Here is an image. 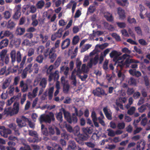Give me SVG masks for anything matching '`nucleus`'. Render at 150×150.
<instances>
[{
    "label": "nucleus",
    "instance_id": "f257e3e1",
    "mask_svg": "<svg viewBox=\"0 0 150 150\" xmlns=\"http://www.w3.org/2000/svg\"><path fill=\"white\" fill-rule=\"evenodd\" d=\"M10 56L12 64H13L16 61L18 63H20V68L23 67L26 59V56H24L22 58V54L21 51L18 50L16 52L15 50H13L11 51Z\"/></svg>",
    "mask_w": 150,
    "mask_h": 150
},
{
    "label": "nucleus",
    "instance_id": "f03ea898",
    "mask_svg": "<svg viewBox=\"0 0 150 150\" xmlns=\"http://www.w3.org/2000/svg\"><path fill=\"white\" fill-rule=\"evenodd\" d=\"M28 122L29 125L30 127L33 128H34V124L30 121L28 118L23 116L19 117L16 120V122L18 124V126L21 128L26 126V122Z\"/></svg>",
    "mask_w": 150,
    "mask_h": 150
},
{
    "label": "nucleus",
    "instance_id": "7ed1b4c3",
    "mask_svg": "<svg viewBox=\"0 0 150 150\" xmlns=\"http://www.w3.org/2000/svg\"><path fill=\"white\" fill-rule=\"evenodd\" d=\"M54 114L52 112H50L48 114H42L39 118V120L41 123L44 122L50 124L52 121H54Z\"/></svg>",
    "mask_w": 150,
    "mask_h": 150
},
{
    "label": "nucleus",
    "instance_id": "20e7f679",
    "mask_svg": "<svg viewBox=\"0 0 150 150\" xmlns=\"http://www.w3.org/2000/svg\"><path fill=\"white\" fill-rule=\"evenodd\" d=\"M32 81L29 79H27L25 82L23 80H21L19 83V87L21 88V90L23 93H25L28 91L29 88H32Z\"/></svg>",
    "mask_w": 150,
    "mask_h": 150
},
{
    "label": "nucleus",
    "instance_id": "39448f33",
    "mask_svg": "<svg viewBox=\"0 0 150 150\" xmlns=\"http://www.w3.org/2000/svg\"><path fill=\"white\" fill-rule=\"evenodd\" d=\"M54 69L53 66L52 65H51L47 71V74H50L48 78V81L49 82L51 81L53 79L54 81H57L59 78V71H56L54 73H53Z\"/></svg>",
    "mask_w": 150,
    "mask_h": 150
},
{
    "label": "nucleus",
    "instance_id": "423d86ee",
    "mask_svg": "<svg viewBox=\"0 0 150 150\" xmlns=\"http://www.w3.org/2000/svg\"><path fill=\"white\" fill-rule=\"evenodd\" d=\"M56 50L54 47H52L50 50L47 48L44 51V54L45 56L48 55V58L50 59L51 62L52 63L56 59L57 55L56 53Z\"/></svg>",
    "mask_w": 150,
    "mask_h": 150
},
{
    "label": "nucleus",
    "instance_id": "0eeeda50",
    "mask_svg": "<svg viewBox=\"0 0 150 150\" xmlns=\"http://www.w3.org/2000/svg\"><path fill=\"white\" fill-rule=\"evenodd\" d=\"M125 66V64L121 61L120 62L118 63L117 64V68L116 73L118 77L122 81H123L125 78V76L124 73L122 72V68Z\"/></svg>",
    "mask_w": 150,
    "mask_h": 150
},
{
    "label": "nucleus",
    "instance_id": "6e6552de",
    "mask_svg": "<svg viewBox=\"0 0 150 150\" xmlns=\"http://www.w3.org/2000/svg\"><path fill=\"white\" fill-rule=\"evenodd\" d=\"M139 63V62L138 60H135L134 59H127L125 63H124L125 64V66H126V67H127L129 66V64L131 63H132L131 66L130 67L133 68H137L138 65L137 64V63Z\"/></svg>",
    "mask_w": 150,
    "mask_h": 150
},
{
    "label": "nucleus",
    "instance_id": "1a4fd4ad",
    "mask_svg": "<svg viewBox=\"0 0 150 150\" xmlns=\"http://www.w3.org/2000/svg\"><path fill=\"white\" fill-rule=\"evenodd\" d=\"M83 135H82V138L83 140H86L88 139L90 136L89 135L92 133L93 129L92 127L84 128H83Z\"/></svg>",
    "mask_w": 150,
    "mask_h": 150
},
{
    "label": "nucleus",
    "instance_id": "9d476101",
    "mask_svg": "<svg viewBox=\"0 0 150 150\" xmlns=\"http://www.w3.org/2000/svg\"><path fill=\"white\" fill-rule=\"evenodd\" d=\"M47 83V79L43 78L40 80L39 85L40 87V90L39 92V95L41 94L45 88Z\"/></svg>",
    "mask_w": 150,
    "mask_h": 150
},
{
    "label": "nucleus",
    "instance_id": "9b49d317",
    "mask_svg": "<svg viewBox=\"0 0 150 150\" xmlns=\"http://www.w3.org/2000/svg\"><path fill=\"white\" fill-rule=\"evenodd\" d=\"M10 35L13 36L12 33L8 30L0 31V40H2L4 38L8 37Z\"/></svg>",
    "mask_w": 150,
    "mask_h": 150
},
{
    "label": "nucleus",
    "instance_id": "f8f14e48",
    "mask_svg": "<svg viewBox=\"0 0 150 150\" xmlns=\"http://www.w3.org/2000/svg\"><path fill=\"white\" fill-rule=\"evenodd\" d=\"M76 72L75 69L71 73V75L70 78L71 80V84L73 85L74 86H76L77 85V81L76 79V76L75 74Z\"/></svg>",
    "mask_w": 150,
    "mask_h": 150
},
{
    "label": "nucleus",
    "instance_id": "ddd939ff",
    "mask_svg": "<svg viewBox=\"0 0 150 150\" xmlns=\"http://www.w3.org/2000/svg\"><path fill=\"white\" fill-rule=\"evenodd\" d=\"M121 54V53L119 52L113 50L110 54V57L113 58L114 59L117 61L118 60L119 57Z\"/></svg>",
    "mask_w": 150,
    "mask_h": 150
},
{
    "label": "nucleus",
    "instance_id": "4468645a",
    "mask_svg": "<svg viewBox=\"0 0 150 150\" xmlns=\"http://www.w3.org/2000/svg\"><path fill=\"white\" fill-rule=\"evenodd\" d=\"M70 40L67 38L63 40L61 43V48L62 50L67 48L70 45Z\"/></svg>",
    "mask_w": 150,
    "mask_h": 150
},
{
    "label": "nucleus",
    "instance_id": "2eb2a0df",
    "mask_svg": "<svg viewBox=\"0 0 150 150\" xmlns=\"http://www.w3.org/2000/svg\"><path fill=\"white\" fill-rule=\"evenodd\" d=\"M93 93L94 95L100 97L102 95H104V91L103 89L98 87L96 89L93 90Z\"/></svg>",
    "mask_w": 150,
    "mask_h": 150
},
{
    "label": "nucleus",
    "instance_id": "dca6fc26",
    "mask_svg": "<svg viewBox=\"0 0 150 150\" xmlns=\"http://www.w3.org/2000/svg\"><path fill=\"white\" fill-rule=\"evenodd\" d=\"M11 133V131L9 129H6L5 127L3 130L0 131L1 135L5 138H7L8 137V134Z\"/></svg>",
    "mask_w": 150,
    "mask_h": 150
},
{
    "label": "nucleus",
    "instance_id": "f3484780",
    "mask_svg": "<svg viewBox=\"0 0 150 150\" xmlns=\"http://www.w3.org/2000/svg\"><path fill=\"white\" fill-rule=\"evenodd\" d=\"M117 13L120 19H123L125 18V11L121 7H119L117 8Z\"/></svg>",
    "mask_w": 150,
    "mask_h": 150
},
{
    "label": "nucleus",
    "instance_id": "a211bd4d",
    "mask_svg": "<svg viewBox=\"0 0 150 150\" xmlns=\"http://www.w3.org/2000/svg\"><path fill=\"white\" fill-rule=\"evenodd\" d=\"M9 40L7 38L2 40L0 42V49H2L7 47L8 45Z\"/></svg>",
    "mask_w": 150,
    "mask_h": 150
},
{
    "label": "nucleus",
    "instance_id": "6ab92c4d",
    "mask_svg": "<svg viewBox=\"0 0 150 150\" xmlns=\"http://www.w3.org/2000/svg\"><path fill=\"white\" fill-rule=\"evenodd\" d=\"M116 3L119 5L127 7L129 4L127 0H115Z\"/></svg>",
    "mask_w": 150,
    "mask_h": 150
},
{
    "label": "nucleus",
    "instance_id": "aec40b11",
    "mask_svg": "<svg viewBox=\"0 0 150 150\" xmlns=\"http://www.w3.org/2000/svg\"><path fill=\"white\" fill-rule=\"evenodd\" d=\"M15 107L12 108H11V115L14 114H17L19 110V104L18 103H15L14 104Z\"/></svg>",
    "mask_w": 150,
    "mask_h": 150
},
{
    "label": "nucleus",
    "instance_id": "412c9836",
    "mask_svg": "<svg viewBox=\"0 0 150 150\" xmlns=\"http://www.w3.org/2000/svg\"><path fill=\"white\" fill-rule=\"evenodd\" d=\"M60 128H61L66 127L67 130L70 132H73V129L72 127L69 125L67 124L66 122H64L63 123V125L62 124H59Z\"/></svg>",
    "mask_w": 150,
    "mask_h": 150
},
{
    "label": "nucleus",
    "instance_id": "4be33fe9",
    "mask_svg": "<svg viewBox=\"0 0 150 150\" xmlns=\"http://www.w3.org/2000/svg\"><path fill=\"white\" fill-rule=\"evenodd\" d=\"M132 57V56L129 54H123L122 56L119 57L118 59V60L117 61V63L118 64L119 62H120L121 61H122L123 63H125V62H123V60L127 58V59H129Z\"/></svg>",
    "mask_w": 150,
    "mask_h": 150
},
{
    "label": "nucleus",
    "instance_id": "5701e85b",
    "mask_svg": "<svg viewBox=\"0 0 150 150\" xmlns=\"http://www.w3.org/2000/svg\"><path fill=\"white\" fill-rule=\"evenodd\" d=\"M62 111L63 112L64 117L67 121L69 123H71V115L70 113L67 111H66L64 109H63Z\"/></svg>",
    "mask_w": 150,
    "mask_h": 150
},
{
    "label": "nucleus",
    "instance_id": "b1692460",
    "mask_svg": "<svg viewBox=\"0 0 150 150\" xmlns=\"http://www.w3.org/2000/svg\"><path fill=\"white\" fill-rule=\"evenodd\" d=\"M146 142L144 140L141 141L139 144L138 142L136 147L137 150H143L144 149Z\"/></svg>",
    "mask_w": 150,
    "mask_h": 150
},
{
    "label": "nucleus",
    "instance_id": "393cba45",
    "mask_svg": "<svg viewBox=\"0 0 150 150\" xmlns=\"http://www.w3.org/2000/svg\"><path fill=\"white\" fill-rule=\"evenodd\" d=\"M54 90V87H53L49 88L48 90L46 96H48V99L50 100H51L52 99Z\"/></svg>",
    "mask_w": 150,
    "mask_h": 150
},
{
    "label": "nucleus",
    "instance_id": "a878e982",
    "mask_svg": "<svg viewBox=\"0 0 150 150\" xmlns=\"http://www.w3.org/2000/svg\"><path fill=\"white\" fill-rule=\"evenodd\" d=\"M104 16L105 18L110 22H112L113 20V18L112 14L108 12L104 13Z\"/></svg>",
    "mask_w": 150,
    "mask_h": 150
},
{
    "label": "nucleus",
    "instance_id": "bb28decb",
    "mask_svg": "<svg viewBox=\"0 0 150 150\" xmlns=\"http://www.w3.org/2000/svg\"><path fill=\"white\" fill-rule=\"evenodd\" d=\"M28 134L30 136L33 137L35 139H40L39 138L37 132L35 131L28 130Z\"/></svg>",
    "mask_w": 150,
    "mask_h": 150
},
{
    "label": "nucleus",
    "instance_id": "cd10ccee",
    "mask_svg": "<svg viewBox=\"0 0 150 150\" xmlns=\"http://www.w3.org/2000/svg\"><path fill=\"white\" fill-rule=\"evenodd\" d=\"M25 31L24 28L18 27L17 28L16 31V33L17 35H23Z\"/></svg>",
    "mask_w": 150,
    "mask_h": 150
},
{
    "label": "nucleus",
    "instance_id": "c85d7f7f",
    "mask_svg": "<svg viewBox=\"0 0 150 150\" xmlns=\"http://www.w3.org/2000/svg\"><path fill=\"white\" fill-rule=\"evenodd\" d=\"M45 2L43 0L38 1L36 4L37 8L41 9L44 6Z\"/></svg>",
    "mask_w": 150,
    "mask_h": 150
},
{
    "label": "nucleus",
    "instance_id": "c756f323",
    "mask_svg": "<svg viewBox=\"0 0 150 150\" xmlns=\"http://www.w3.org/2000/svg\"><path fill=\"white\" fill-rule=\"evenodd\" d=\"M16 25V23L13 21H11V20H9L6 24L7 28L12 29L14 28Z\"/></svg>",
    "mask_w": 150,
    "mask_h": 150
},
{
    "label": "nucleus",
    "instance_id": "7c9ffc66",
    "mask_svg": "<svg viewBox=\"0 0 150 150\" xmlns=\"http://www.w3.org/2000/svg\"><path fill=\"white\" fill-rule=\"evenodd\" d=\"M7 50H3L0 52L1 60L2 61H4L5 57L7 56Z\"/></svg>",
    "mask_w": 150,
    "mask_h": 150
},
{
    "label": "nucleus",
    "instance_id": "2f4dec72",
    "mask_svg": "<svg viewBox=\"0 0 150 150\" xmlns=\"http://www.w3.org/2000/svg\"><path fill=\"white\" fill-rule=\"evenodd\" d=\"M103 111L106 117L109 120L112 119V116L111 114L108 112V110L107 107H105L103 109Z\"/></svg>",
    "mask_w": 150,
    "mask_h": 150
},
{
    "label": "nucleus",
    "instance_id": "473e14b6",
    "mask_svg": "<svg viewBox=\"0 0 150 150\" xmlns=\"http://www.w3.org/2000/svg\"><path fill=\"white\" fill-rule=\"evenodd\" d=\"M30 11H27L26 13L27 15L29 14L30 13H34L37 11V8L34 5H31L29 6V8Z\"/></svg>",
    "mask_w": 150,
    "mask_h": 150
},
{
    "label": "nucleus",
    "instance_id": "72a5a7b5",
    "mask_svg": "<svg viewBox=\"0 0 150 150\" xmlns=\"http://www.w3.org/2000/svg\"><path fill=\"white\" fill-rule=\"evenodd\" d=\"M14 90V86L11 85L9 86L7 90L8 93L11 96L13 95Z\"/></svg>",
    "mask_w": 150,
    "mask_h": 150
},
{
    "label": "nucleus",
    "instance_id": "f704fd0d",
    "mask_svg": "<svg viewBox=\"0 0 150 150\" xmlns=\"http://www.w3.org/2000/svg\"><path fill=\"white\" fill-rule=\"evenodd\" d=\"M91 45H91L89 44H86L85 45L82 47L81 51V52H83L88 50L91 47Z\"/></svg>",
    "mask_w": 150,
    "mask_h": 150
},
{
    "label": "nucleus",
    "instance_id": "c9c22d12",
    "mask_svg": "<svg viewBox=\"0 0 150 150\" xmlns=\"http://www.w3.org/2000/svg\"><path fill=\"white\" fill-rule=\"evenodd\" d=\"M20 79V78L19 76L15 77L14 79L13 84L11 85L14 86H17L19 83Z\"/></svg>",
    "mask_w": 150,
    "mask_h": 150
},
{
    "label": "nucleus",
    "instance_id": "e433bc0d",
    "mask_svg": "<svg viewBox=\"0 0 150 150\" xmlns=\"http://www.w3.org/2000/svg\"><path fill=\"white\" fill-rule=\"evenodd\" d=\"M136 110V108L134 106L130 108L128 110L127 113L129 115H133Z\"/></svg>",
    "mask_w": 150,
    "mask_h": 150
},
{
    "label": "nucleus",
    "instance_id": "4c0bfd02",
    "mask_svg": "<svg viewBox=\"0 0 150 150\" xmlns=\"http://www.w3.org/2000/svg\"><path fill=\"white\" fill-rule=\"evenodd\" d=\"M3 14L4 18L5 19H8L10 18L11 13L9 11H6L3 13Z\"/></svg>",
    "mask_w": 150,
    "mask_h": 150
},
{
    "label": "nucleus",
    "instance_id": "58836bf2",
    "mask_svg": "<svg viewBox=\"0 0 150 150\" xmlns=\"http://www.w3.org/2000/svg\"><path fill=\"white\" fill-rule=\"evenodd\" d=\"M55 127L54 126H50L48 127L49 133L50 135H53L55 133Z\"/></svg>",
    "mask_w": 150,
    "mask_h": 150
},
{
    "label": "nucleus",
    "instance_id": "ea45409f",
    "mask_svg": "<svg viewBox=\"0 0 150 150\" xmlns=\"http://www.w3.org/2000/svg\"><path fill=\"white\" fill-rule=\"evenodd\" d=\"M81 64V62L79 60H77L76 61V67L77 68V70L76 71V72H77L78 73H81V70L80 69V67Z\"/></svg>",
    "mask_w": 150,
    "mask_h": 150
},
{
    "label": "nucleus",
    "instance_id": "a19ab883",
    "mask_svg": "<svg viewBox=\"0 0 150 150\" xmlns=\"http://www.w3.org/2000/svg\"><path fill=\"white\" fill-rule=\"evenodd\" d=\"M41 141V139H35L33 138H32L31 137H29L28 139V141L30 143H38Z\"/></svg>",
    "mask_w": 150,
    "mask_h": 150
},
{
    "label": "nucleus",
    "instance_id": "79ce46f5",
    "mask_svg": "<svg viewBox=\"0 0 150 150\" xmlns=\"http://www.w3.org/2000/svg\"><path fill=\"white\" fill-rule=\"evenodd\" d=\"M56 117L57 119L60 122L63 121L62 113L61 112H59L56 115Z\"/></svg>",
    "mask_w": 150,
    "mask_h": 150
},
{
    "label": "nucleus",
    "instance_id": "37998d69",
    "mask_svg": "<svg viewBox=\"0 0 150 150\" xmlns=\"http://www.w3.org/2000/svg\"><path fill=\"white\" fill-rule=\"evenodd\" d=\"M128 83L129 85L135 86L136 84V82L135 79L133 77H131L128 80Z\"/></svg>",
    "mask_w": 150,
    "mask_h": 150
},
{
    "label": "nucleus",
    "instance_id": "c03bdc74",
    "mask_svg": "<svg viewBox=\"0 0 150 150\" xmlns=\"http://www.w3.org/2000/svg\"><path fill=\"white\" fill-rule=\"evenodd\" d=\"M10 82L8 80H6L3 83L1 88L4 89H6L9 86Z\"/></svg>",
    "mask_w": 150,
    "mask_h": 150
},
{
    "label": "nucleus",
    "instance_id": "a18cd8bd",
    "mask_svg": "<svg viewBox=\"0 0 150 150\" xmlns=\"http://www.w3.org/2000/svg\"><path fill=\"white\" fill-rule=\"evenodd\" d=\"M69 146L73 149H74L76 147V145L74 141L70 140Z\"/></svg>",
    "mask_w": 150,
    "mask_h": 150
},
{
    "label": "nucleus",
    "instance_id": "49530a36",
    "mask_svg": "<svg viewBox=\"0 0 150 150\" xmlns=\"http://www.w3.org/2000/svg\"><path fill=\"white\" fill-rule=\"evenodd\" d=\"M44 59V57L42 55H40L38 56L36 58V61L39 63L42 62Z\"/></svg>",
    "mask_w": 150,
    "mask_h": 150
},
{
    "label": "nucleus",
    "instance_id": "de8ad7c7",
    "mask_svg": "<svg viewBox=\"0 0 150 150\" xmlns=\"http://www.w3.org/2000/svg\"><path fill=\"white\" fill-rule=\"evenodd\" d=\"M28 72V71L26 70V69H24L21 73V77L22 79H24L26 78Z\"/></svg>",
    "mask_w": 150,
    "mask_h": 150
},
{
    "label": "nucleus",
    "instance_id": "09e8293b",
    "mask_svg": "<svg viewBox=\"0 0 150 150\" xmlns=\"http://www.w3.org/2000/svg\"><path fill=\"white\" fill-rule=\"evenodd\" d=\"M64 31V30L62 28H60L58 30L57 32L55 33V34H57L56 36H57V38H60L62 37V32Z\"/></svg>",
    "mask_w": 150,
    "mask_h": 150
},
{
    "label": "nucleus",
    "instance_id": "8fccbe9b",
    "mask_svg": "<svg viewBox=\"0 0 150 150\" xmlns=\"http://www.w3.org/2000/svg\"><path fill=\"white\" fill-rule=\"evenodd\" d=\"M40 38L41 39L42 43L46 42L48 39V36L47 35H43L42 34L40 35Z\"/></svg>",
    "mask_w": 150,
    "mask_h": 150
},
{
    "label": "nucleus",
    "instance_id": "3c124183",
    "mask_svg": "<svg viewBox=\"0 0 150 150\" xmlns=\"http://www.w3.org/2000/svg\"><path fill=\"white\" fill-rule=\"evenodd\" d=\"M75 115L79 117H81L83 114V112L81 110H80L79 111H78L77 109L75 108Z\"/></svg>",
    "mask_w": 150,
    "mask_h": 150
},
{
    "label": "nucleus",
    "instance_id": "603ef678",
    "mask_svg": "<svg viewBox=\"0 0 150 150\" xmlns=\"http://www.w3.org/2000/svg\"><path fill=\"white\" fill-rule=\"evenodd\" d=\"M107 131L108 132V135L110 137H114L115 136V132L111 129H108Z\"/></svg>",
    "mask_w": 150,
    "mask_h": 150
},
{
    "label": "nucleus",
    "instance_id": "864d4df0",
    "mask_svg": "<svg viewBox=\"0 0 150 150\" xmlns=\"http://www.w3.org/2000/svg\"><path fill=\"white\" fill-rule=\"evenodd\" d=\"M79 37L78 35L74 36L72 40V44L73 45H76L79 42Z\"/></svg>",
    "mask_w": 150,
    "mask_h": 150
},
{
    "label": "nucleus",
    "instance_id": "5fc2aeb1",
    "mask_svg": "<svg viewBox=\"0 0 150 150\" xmlns=\"http://www.w3.org/2000/svg\"><path fill=\"white\" fill-rule=\"evenodd\" d=\"M73 133L76 135H78L80 133L79 127L78 126H75L73 129Z\"/></svg>",
    "mask_w": 150,
    "mask_h": 150
},
{
    "label": "nucleus",
    "instance_id": "6e6d98bb",
    "mask_svg": "<svg viewBox=\"0 0 150 150\" xmlns=\"http://www.w3.org/2000/svg\"><path fill=\"white\" fill-rule=\"evenodd\" d=\"M35 50L33 48H30L28 50V55L29 57H30L33 55L34 53Z\"/></svg>",
    "mask_w": 150,
    "mask_h": 150
},
{
    "label": "nucleus",
    "instance_id": "4d7b16f0",
    "mask_svg": "<svg viewBox=\"0 0 150 150\" xmlns=\"http://www.w3.org/2000/svg\"><path fill=\"white\" fill-rule=\"evenodd\" d=\"M11 108L9 107L6 108L4 111L5 114L10 115H11Z\"/></svg>",
    "mask_w": 150,
    "mask_h": 150
},
{
    "label": "nucleus",
    "instance_id": "13d9d810",
    "mask_svg": "<svg viewBox=\"0 0 150 150\" xmlns=\"http://www.w3.org/2000/svg\"><path fill=\"white\" fill-rule=\"evenodd\" d=\"M125 126V124L124 122L118 123L117 125V127L119 129H124Z\"/></svg>",
    "mask_w": 150,
    "mask_h": 150
},
{
    "label": "nucleus",
    "instance_id": "bf43d9fd",
    "mask_svg": "<svg viewBox=\"0 0 150 150\" xmlns=\"http://www.w3.org/2000/svg\"><path fill=\"white\" fill-rule=\"evenodd\" d=\"M6 66H4L0 69V75H3L4 74H5L6 75Z\"/></svg>",
    "mask_w": 150,
    "mask_h": 150
},
{
    "label": "nucleus",
    "instance_id": "052dcab7",
    "mask_svg": "<svg viewBox=\"0 0 150 150\" xmlns=\"http://www.w3.org/2000/svg\"><path fill=\"white\" fill-rule=\"evenodd\" d=\"M70 88L69 85L68 84H65L63 87V91L64 93H67Z\"/></svg>",
    "mask_w": 150,
    "mask_h": 150
},
{
    "label": "nucleus",
    "instance_id": "680f3d73",
    "mask_svg": "<svg viewBox=\"0 0 150 150\" xmlns=\"http://www.w3.org/2000/svg\"><path fill=\"white\" fill-rule=\"evenodd\" d=\"M134 29L135 31L138 35H142V30L140 27L139 26L135 27Z\"/></svg>",
    "mask_w": 150,
    "mask_h": 150
},
{
    "label": "nucleus",
    "instance_id": "e2e57ef3",
    "mask_svg": "<svg viewBox=\"0 0 150 150\" xmlns=\"http://www.w3.org/2000/svg\"><path fill=\"white\" fill-rule=\"evenodd\" d=\"M22 45L23 46H30L31 45V43L28 40L25 39L22 42Z\"/></svg>",
    "mask_w": 150,
    "mask_h": 150
},
{
    "label": "nucleus",
    "instance_id": "0e129e2a",
    "mask_svg": "<svg viewBox=\"0 0 150 150\" xmlns=\"http://www.w3.org/2000/svg\"><path fill=\"white\" fill-rule=\"evenodd\" d=\"M146 109V106L144 105H142L140 108H138L139 111L141 113L143 112Z\"/></svg>",
    "mask_w": 150,
    "mask_h": 150
},
{
    "label": "nucleus",
    "instance_id": "69168bd1",
    "mask_svg": "<svg viewBox=\"0 0 150 150\" xmlns=\"http://www.w3.org/2000/svg\"><path fill=\"white\" fill-rule=\"evenodd\" d=\"M61 61V57H59L56 61L54 65H55L56 67H58L60 64Z\"/></svg>",
    "mask_w": 150,
    "mask_h": 150
},
{
    "label": "nucleus",
    "instance_id": "338daca9",
    "mask_svg": "<svg viewBox=\"0 0 150 150\" xmlns=\"http://www.w3.org/2000/svg\"><path fill=\"white\" fill-rule=\"evenodd\" d=\"M20 13L16 11L13 16V18L15 19H18L20 16Z\"/></svg>",
    "mask_w": 150,
    "mask_h": 150
},
{
    "label": "nucleus",
    "instance_id": "774afa93",
    "mask_svg": "<svg viewBox=\"0 0 150 150\" xmlns=\"http://www.w3.org/2000/svg\"><path fill=\"white\" fill-rule=\"evenodd\" d=\"M138 42L140 44L143 46L146 45L148 44L146 41L143 39H139Z\"/></svg>",
    "mask_w": 150,
    "mask_h": 150
}]
</instances>
